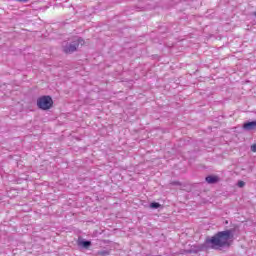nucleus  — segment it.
<instances>
[{
    "mask_svg": "<svg viewBox=\"0 0 256 256\" xmlns=\"http://www.w3.org/2000/svg\"><path fill=\"white\" fill-rule=\"evenodd\" d=\"M254 15H255V17H256V12H254Z\"/></svg>",
    "mask_w": 256,
    "mask_h": 256,
    "instance_id": "f8f14e48",
    "label": "nucleus"
},
{
    "mask_svg": "<svg viewBox=\"0 0 256 256\" xmlns=\"http://www.w3.org/2000/svg\"><path fill=\"white\" fill-rule=\"evenodd\" d=\"M206 181H207L208 183H210V184L218 183V181H219V176H214V175H212V176H207V177H206Z\"/></svg>",
    "mask_w": 256,
    "mask_h": 256,
    "instance_id": "39448f33",
    "label": "nucleus"
},
{
    "mask_svg": "<svg viewBox=\"0 0 256 256\" xmlns=\"http://www.w3.org/2000/svg\"><path fill=\"white\" fill-rule=\"evenodd\" d=\"M238 187H245V183L243 181H238Z\"/></svg>",
    "mask_w": 256,
    "mask_h": 256,
    "instance_id": "1a4fd4ad",
    "label": "nucleus"
},
{
    "mask_svg": "<svg viewBox=\"0 0 256 256\" xmlns=\"http://www.w3.org/2000/svg\"><path fill=\"white\" fill-rule=\"evenodd\" d=\"M37 106L42 111H47L53 107V98L51 96H42L37 100Z\"/></svg>",
    "mask_w": 256,
    "mask_h": 256,
    "instance_id": "f03ea898",
    "label": "nucleus"
},
{
    "mask_svg": "<svg viewBox=\"0 0 256 256\" xmlns=\"http://www.w3.org/2000/svg\"><path fill=\"white\" fill-rule=\"evenodd\" d=\"M233 237L231 230L218 232L211 238L206 239V245L211 249H221V247H229V240Z\"/></svg>",
    "mask_w": 256,
    "mask_h": 256,
    "instance_id": "f257e3e1",
    "label": "nucleus"
},
{
    "mask_svg": "<svg viewBox=\"0 0 256 256\" xmlns=\"http://www.w3.org/2000/svg\"><path fill=\"white\" fill-rule=\"evenodd\" d=\"M97 255H100V256H107V255H109V251H106V250L98 251V252H97Z\"/></svg>",
    "mask_w": 256,
    "mask_h": 256,
    "instance_id": "6e6552de",
    "label": "nucleus"
},
{
    "mask_svg": "<svg viewBox=\"0 0 256 256\" xmlns=\"http://www.w3.org/2000/svg\"><path fill=\"white\" fill-rule=\"evenodd\" d=\"M244 131H253L256 129V120L252 122H245L242 126Z\"/></svg>",
    "mask_w": 256,
    "mask_h": 256,
    "instance_id": "20e7f679",
    "label": "nucleus"
},
{
    "mask_svg": "<svg viewBox=\"0 0 256 256\" xmlns=\"http://www.w3.org/2000/svg\"><path fill=\"white\" fill-rule=\"evenodd\" d=\"M251 151H252L253 153H256V144H253V145L251 146Z\"/></svg>",
    "mask_w": 256,
    "mask_h": 256,
    "instance_id": "9d476101",
    "label": "nucleus"
},
{
    "mask_svg": "<svg viewBox=\"0 0 256 256\" xmlns=\"http://www.w3.org/2000/svg\"><path fill=\"white\" fill-rule=\"evenodd\" d=\"M81 245L85 247V249L91 247V241H83Z\"/></svg>",
    "mask_w": 256,
    "mask_h": 256,
    "instance_id": "0eeeda50",
    "label": "nucleus"
},
{
    "mask_svg": "<svg viewBox=\"0 0 256 256\" xmlns=\"http://www.w3.org/2000/svg\"><path fill=\"white\" fill-rule=\"evenodd\" d=\"M16 1H19L20 3H27V1L29 0H16Z\"/></svg>",
    "mask_w": 256,
    "mask_h": 256,
    "instance_id": "9b49d317",
    "label": "nucleus"
},
{
    "mask_svg": "<svg viewBox=\"0 0 256 256\" xmlns=\"http://www.w3.org/2000/svg\"><path fill=\"white\" fill-rule=\"evenodd\" d=\"M79 45H81V47H83V45H85V40L83 39H78L77 41H74L72 44L66 45L63 48L64 53H75V51H77V48L79 47Z\"/></svg>",
    "mask_w": 256,
    "mask_h": 256,
    "instance_id": "7ed1b4c3",
    "label": "nucleus"
},
{
    "mask_svg": "<svg viewBox=\"0 0 256 256\" xmlns=\"http://www.w3.org/2000/svg\"><path fill=\"white\" fill-rule=\"evenodd\" d=\"M150 207H151L152 209H159V207H161V204H159L158 202H152V203L150 204Z\"/></svg>",
    "mask_w": 256,
    "mask_h": 256,
    "instance_id": "423d86ee",
    "label": "nucleus"
}]
</instances>
